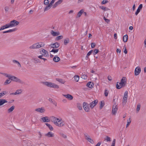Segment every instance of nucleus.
<instances>
[{
    "label": "nucleus",
    "mask_w": 146,
    "mask_h": 146,
    "mask_svg": "<svg viewBox=\"0 0 146 146\" xmlns=\"http://www.w3.org/2000/svg\"><path fill=\"white\" fill-rule=\"evenodd\" d=\"M101 143V142L100 141L96 144L95 146H100Z\"/></svg>",
    "instance_id": "59"
},
{
    "label": "nucleus",
    "mask_w": 146,
    "mask_h": 146,
    "mask_svg": "<svg viewBox=\"0 0 146 146\" xmlns=\"http://www.w3.org/2000/svg\"><path fill=\"white\" fill-rule=\"evenodd\" d=\"M10 77L11 80L21 83H22V82L20 79L15 76H10Z\"/></svg>",
    "instance_id": "6"
},
{
    "label": "nucleus",
    "mask_w": 146,
    "mask_h": 146,
    "mask_svg": "<svg viewBox=\"0 0 146 146\" xmlns=\"http://www.w3.org/2000/svg\"><path fill=\"white\" fill-rule=\"evenodd\" d=\"M35 110L41 113H44L45 111V109L44 107L37 108Z\"/></svg>",
    "instance_id": "9"
},
{
    "label": "nucleus",
    "mask_w": 146,
    "mask_h": 146,
    "mask_svg": "<svg viewBox=\"0 0 146 146\" xmlns=\"http://www.w3.org/2000/svg\"><path fill=\"white\" fill-rule=\"evenodd\" d=\"M98 102V101L97 100H95L90 103L89 104L90 108L92 109L97 104Z\"/></svg>",
    "instance_id": "11"
},
{
    "label": "nucleus",
    "mask_w": 146,
    "mask_h": 146,
    "mask_svg": "<svg viewBox=\"0 0 146 146\" xmlns=\"http://www.w3.org/2000/svg\"><path fill=\"white\" fill-rule=\"evenodd\" d=\"M17 30V29L16 28L13 29H10L7 31H4L3 32V33H11L13 32H14Z\"/></svg>",
    "instance_id": "22"
},
{
    "label": "nucleus",
    "mask_w": 146,
    "mask_h": 146,
    "mask_svg": "<svg viewBox=\"0 0 146 146\" xmlns=\"http://www.w3.org/2000/svg\"><path fill=\"white\" fill-rule=\"evenodd\" d=\"M127 97L128 96L124 95L123 98V103H125L126 102Z\"/></svg>",
    "instance_id": "34"
},
{
    "label": "nucleus",
    "mask_w": 146,
    "mask_h": 146,
    "mask_svg": "<svg viewBox=\"0 0 146 146\" xmlns=\"http://www.w3.org/2000/svg\"><path fill=\"white\" fill-rule=\"evenodd\" d=\"M45 135L48 137H52L54 136V134L51 131H49Z\"/></svg>",
    "instance_id": "17"
},
{
    "label": "nucleus",
    "mask_w": 146,
    "mask_h": 146,
    "mask_svg": "<svg viewBox=\"0 0 146 146\" xmlns=\"http://www.w3.org/2000/svg\"><path fill=\"white\" fill-rule=\"evenodd\" d=\"M124 95L128 96V92L127 91H125Z\"/></svg>",
    "instance_id": "64"
},
{
    "label": "nucleus",
    "mask_w": 146,
    "mask_h": 146,
    "mask_svg": "<svg viewBox=\"0 0 146 146\" xmlns=\"http://www.w3.org/2000/svg\"><path fill=\"white\" fill-rule=\"evenodd\" d=\"M45 45V44L44 42H40L33 44L29 47V48L30 49L39 48L43 47Z\"/></svg>",
    "instance_id": "3"
},
{
    "label": "nucleus",
    "mask_w": 146,
    "mask_h": 146,
    "mask_svg": "<svg viewBox=\"0 0 146 146\" xmlns=\"http://www.w3.org/2000/svg\"><path fill=\"white\" fill-rule=\"evenodd\" d=\"M8 10H9V7H5V11H8Z\"/></svg>",
    "instance_id": "63"
},
{
    "label": "nucleus",
    "mask_w": 146,
    "mask_h": 146,
    "mask_svg": "<svg viewBox=\"0 0 146 146\" xmlns=\"http://www.w3.org/2000/svg\"><path fill=\"white\" fill-rule=\"evenodd\" d=\"M15 107L14 106H13L11 108H9L7 110L8 113H10L12 112L15 109Z\"/></svg>",
    "instance_id": "29"
},
{
    "label": "nucleus",
    "mask_w": 146,
    "mask_h": 146,
    "mask_svg": "<svg viewBox=\"0 0 146 146\" xmlns=\"http://www.w3.org/2000/svg\"><path fill=\"white\" fill-rule=\"evenodd\" d=\"M99 52L98 49H95L93 50L92 53L94 55H95Z\"/></svg>",
    "instance_id": "41"
},
{
    "label": "nucleus",
    "mask_w": 146,
    "mask_h": 146,
    "mask_svg": "<svg viewBox=\"0 0 146 146\" xmlns=\"http://www.w3.org/2000/svg\"><path fill=\"white\" fill-rule=\"evenodd\" d=\"M60 135L62 137H63V138H66L67 137V136H66V135H65V134H63V133H60Z\"/></svg>",
    "instance_id": "52"
},
{
    "label": "nucleus",
    "mask_w": 146,
    "mask_h": 146,
    "mask_svg": "<svg viewBox=\"0 0 146 146\" xmlns=\"http://www.w3.org/2000/svg\"><path fill=\"white\" fill-rule=\"evenodd\" d=\"M59 44L58 42H55L50 45L51 47L54 48H58L59 46Z\"/></svg>",
    "instance_id": "19"
},
{
    "label": "nucleus",
    "mask_w": 146,
    "mask_h": 146,
    "mask_svg": "<svg viewBox=\"0 0 146 146\" xmlns=\"http://www.w3.org/2000/svg\"><path fill=\"white\" fill-rule=\"evenodd\" d=\"M9 23L10 27H13L17 26L19 24V23L15 20H13L11 21Z\"/></svg>",
    "instance_id": "5"
},
{
    "label": "nucleus",
    "mask_w": 146,
    "mask_h": 146,
    "mask_svg": "<svg viewBox=\"0 0 146 146\" xmlns=\"http://www.w3.org/2000/svg\"><path fill=\"white\" fill-rule=\"evenodd\" d=\"M70 42V40L69 38H66L64 39V43L65 45H66L68 44Z\"/></svg>",
    "instance_id": "35"
},
{
    "label": "nucleus",
    "mask_w": 146,
    "mask_h": 146,
    "mask_svg": "<svg viewBox=\"0 0 146 146\" xmlns=\"http://www.w3.org/2000/svg\"><path fill=\"white\" fill-rule=\"evenodd\" d=\"M51 34L53 36H56L59 35L60 33L58 31H54L51 30L50 31Z\"/></svg>",
    "instance_id": "16"
},
{
    "label": "nucleus",
    "mask_w": 146,
    "mask_h": 146,
    "mask_svg": "<svg viewBox=\"0 0 146 146\" xmlns=\"http://www.w3.org/2000/svg\"><path fill=\"white\" fill-rule=\"evenodd\" d=\"M52 4L53 3H51V2H50L47 6L48 7H49L50 8V7L52 6Z\"/></svg>",
    "instance_id": "62"
},
{
    "label": "nucleus",
    "mask_w": 146,
    "mask_h": 146,
    "mask_svg": "<svg viewBox=\"0 0 146 146\" xmlns=\"http://www.w3.org/2000/svg\"><path fill=\"white\" fill-rule=\"evenodd\" d=\"M51 119L55 125L59 127H62L65 125V124L61 118L52 116L51 117Z\"/></svg>",
    "instance_id": "1"
},
{
    "label": "nucleus",
    "mask_w": 146,
    "mask_h": 146,
    "mask_svg": "<svg viewBox=\"0 0 146 146\" xmlns=\"http://www.w3.org/2000/svg\"><path fill=\"white\" fill-rule=\"evenodd\" d=\"M5 29H6L4 25H3L1 27L0 29V31H2Z\"/></svg>",
    "instance_id": "56"
},
{
    "label": "nucleus",
    "mask_w": 146,
    "mask_h": 146,
    "mask_svg": "<svg viewBox=\"0 0 146 146\" xmlns=\"http://www.w3.org/2000/svg\"><path fill=\"white\" fill-rule=\"evenodd\" d=\"M12 62L13 63L17 64L18 66L20 67H21V66L20 63L18 61L15 60H12Z\"/></svg>",
    "instance_id": "27"
},
{
    "label": "nucleus",
    "mask_w": 146,
    "mask_h": 146,
    "mask_svg": "<svg viewBox=\"0 0 146 146\" xmlns=\"http://www.w3.org/2000/svg\"><path fill=\"white\" fill-rule=\"evenodd\" d=\"M84 10L83 9L81 10L78 13L77 15V17H80L82 13L84 12Z\"/></svg>",
    "instance_id": "30"
},
{
    "label": "nucleus",
    "mask_w": 146,
    "mask_h": 146,
    "mask_svg": "<svg viewBox=\"0 0 146 146\" xmlns=\"http://www.w3.org/2000/svg\"><path fill=\"white\" fill-rule=\"evenodd\" d=\"M82 78L84 79H87V76L85 74H83L82 76Z\"/></svg>",
    "instance_id": "47"
},
{
    "label": "nucleus",
    "mask_w": 146,
    "mask_h": 146,
    "mask_svg": "<svg viewBox=\"0 0 146 146\" xmlns=\"http://www.w3.org/2000/svg\"><path fill=\"white\" fill-rule=\"evenodd\" d=\"M128 35H125L123 37V41L124 42H126L127 41Z\"/></svg>",
    "instance_id": "33"
},
{
    "label": "nucleus",
    "mask_w": 146,
    "mask_h": 146,
    "mask_svg": "<svg viewBox=\"0 0 146 146\" xmlns=\"http://www.w3.org/2000/svg\"><path fill=\"white\" fill-rule=\"evenodd\" d=\"M141 71V68L139 67H137L135 70V75L137 76L140 73Z\"/></svg>",
    "instance_id": "10"
},
{
    "label": "nucleus",
    "mask_w": 146,
    "mask_h": 146,
    "mask_svg": "<svg viewBox=\"0 0 146 146\" xmlns=\"http://www.w3.org/2000/svg\"><path fill=\"white\" fill-rule=\"evenodd\" d=\"M4 82V84L6 85L9 84L11 82V78L10 76Z\"/></svg>",
    "instance_id": "25"
},
{
    "label": "nucleus",
    "mask_w": 146,
    "mask_h": 146,
    "mask_svg": "<svg viewBox=\"0 0 146 146\" xmlns=\"http://www.w3.org/2000/svg\"><path fill=\"white\" fill-rule=\"evenodd\" d=\"M105 140L107 142H110L111 141V138L108 136H106L105 139Z\"/></svg>",
    "instance_id": "45"
},
{
    "label": "nucleus",
    "mask_w": 146,
    "mask_h": 146,
    "mask_svg": "<svg viewBox=\"0 0 146 146\" xmlns=\"http://www.w3.org/2000/svg\"><path fill=\"white\" fill-rule=\"evenodd\" d=\"M93 51V50H91L87 54V56H90L92 54V53Z\"/></svg>",
    "instance_id": "48"
},
{
    "label": "nucleus",
    "mask_w": 146,
    "mask_h": 146,
    "mask_svg": "<svg viewBox=\"0 0 146 146\" xmlns=\"http://www.w3.org/2000/svg\"><path fill=\"white\" fill-rule=\"evenodd\" d=\"M83 108L84 110L86 112H88L89 111L90 108L88 106V104L85 102H84L83 104Z\"/></svg>",
    "instance_id": "7"
},
{
    "label": "nucleus",
    "mask_w": 146,
    "mask_h": 146,
    "mask_svg": "<svg viewBox=\"0 0 146 146\" xmlns=\"http://www.w3.org/2000/svg\"><path fill=\"white\" fill-rule=\"evenodd\" d=\"M104 95L106 96H107L108 95V92L107 90H105L104 92Z\"/></svg>",
    "instance_id": "55"
},
{
    "label": "nucleus",
    "mask_w": 146,
    "mask_h": 146,
    "mask_svg": "<svg viewBox=\"0 0 146 146\" xmlns=\"http://www.w3.org/2000/svg\"><path fill=\"white\" fill-rule=\"evenodd\" d=\"M127 83V79L125 77H123L120 82H117L116 84V88L117 89H120L125 86Z\"/></svg>",
    "instance_id": "2"
},
{
    "label": "nucleus",
    "mask_w": 146,
    "mask_h": 146,
    "mask_svg": "<svg viewBox=\"0 0 146 146\" xmlns=\"http://www.w3.org/2000/svg\"><path fill=\"white\" fill-rule=\"evenodd\" d=\"M44 3L45 5H48L49 3L48 0H44Z\"/></svg>",
    "instance_id": "53"
},
{
    "label": "nucleus",
    "mask_w": 146,
    "mask_h": 146,
    "mask_svg": "<svg viewBox=\"0 0 146 146\" xmlns=\"http://www.w3.org/2000/svg\"><path fill=\"white\" fill-rule=\"evenodd\" d=\"M44 84L47 86L48 87L54 88H59V86L55 84L54 83L47 82H43Z\"/></svg>",
    "instance_id": "4"
},
{
    "label": "nucleus",
    "mask_w": 146,
    "mask_h": 146,
    "mask_svg": "<svg viewBox=\"0 0 146 146\" xmlns=\"http://www.w3.org/2000/svg\"><path fill=\"white\" fill-rule=\"evenodd\" d=\"M50 9V8L48 7V6H46L45 8L44 9V11H45L47 10H48L49 9Z\"/></svg>",
    "instance_id": "57"
},
{
    "label": "nucleus",
    "mask_w": 146,
    "mask_h": 146,
    "mask_svg": "<svg viewBox=\"0 0 146 146\" xmlns=\"http://www.w3.org/2000/svg\"><path fill=\"white\" fill-rule=\"evenodd\" d=\"M131 123V121L130 120V118H129V119L127 120V123L126 127H128Z\"/></svg>",
    "instance_id": "42"
},
{
    "label": "nucleus",
    "mask_w": 146,
    "mask_h": 146,
    "mask_svg": "<svg viewBox=\"0 0 146 146\" xmlns=\"http://www.w3.org/2000/svg\"><path fill=\"white\" fill-rule=\"evenodd\" d=\"M85 138L91 144H93L94 143V142L93 139H91L90 136L88 135H85Z\"/></svg>",
    "instance_id": "13"
},
{
    "label": "nucleus",
    "mask_w": 146,
    "mask_h": 146,
    "mask_svg": "<svg viewBox=\"0 0 146 146\" xmlns=\"http://www.w3.org/2000/svg\"><path fill=\"white\" fill-rule=\"evenodd\" d=\"M63 0H59L57 2H56L54 4L53 7L54 8L56 7L58 5L60 4L62 2Z\"/></svg>",
    "instance_id": "21"
},
{
    "label": "nucleus",
    "mask_w": 146,
    "mask_h": 146,
    "mask_svg": "<svg viewBox=\"0 0 146 146\" xmlns=\"http://www.w3.org/2000/svg\"><path fill=\"white\" fill-rule=\"evenodd\" d=\"M41 119L43 122H48L50 121V120L48 118V117L47 116L41 118Z\"/></svg>",
    "instance_id": "20"
},
{
    "label": "nucleus",
    "mask_w": 146,
    "mask_h": 146,
    "mask_svg": "<svg viewBox=\"0 0 146 146\" xmlns=\"http://www.w3.org/2000/svg\"><path fill=\"white\" fill-rule=\"evenodd\" d=\"M124 48H125V50H124V52L125 54H126L127 52V50L126 49V47L125 46H124Z\"/></svg>",
    "instance_id": "58"
},
{
    "label": "nucleus",
    "mask_w": 146,
    "mask_h": 146,
    "mask_svg": "<svg viewBox=\"0 0 146 146\" xmlns=\"http://www.w3.org/2000/svg\"><path fill=\"white\" fill-rule=\"evenodd\" d=\"M40 53L45 57H48L49 54L48 52L45 50L43 49L40 51Z\"/></svg>",
    "instance_id": "8"
},
{
    "label": "nucleus",
    "mask_w": 146,
    "mask_h": 146,
    "mask_svg": "<svg viewBox=\"0 0 146 146\" xmlns=\"http://www.w3.org/2000/svg\"><path fill=\"white\" fill-rule=\"evenodd\" d=\"M0 74L7 78L10 77L11 76L9 74L4 72H0Z\"/></svg>",
    "instance_id": "38"
},
{
    "label": "nucleus",
    "mask_w": 146,
    "mask_h": 146,
    "mask_svg": "<svg viewBox=\"0 0 146 146\" xmlns=\"http://www.w3.org/2000/svg\"><path fill=\"white\" fill-rule=\"evenodd\" d=\"M6 91H4L0 93V98H1L4 95H5L7 94Z\"/></svg>",
    "instance_id": "40"
},
{
    "label": "nucleus",
    "mask_w": 146,
    "mask_h": 146,
    "mask_svg": "<svg viewBox=\"0 0 146 146\" xmlns=\"http://www.w3.org/2000/svg\"><path fill=\"white\" fill-rule=\"evenodd\" d=\"M99 8L105 11H108L109 9L106 7L102 6H100L99 7Z\"/></svg>",
    "instance_id": "28"
},
{
    "label": "nucleus",
    "mask_w": 146,
    "mask_h": 146,
    "mask_svg": "<svg viewBox=\"0 0 146 146\" xmlns=\"http://www.w3.org/2000/svg\"><path fill=\"white\" fill-rule=\"evenodd\" d=\"M96 46V44L94 43H92L91 44V47L92 48H94Z\"/></svg>",
    "instance_id": "51"
},
{
    "label": "nucleus",
    "mask_w": 146,
    "mask_h": 146,
    "mask_svg": "<svg viewBox=\"0 0 146 146\" xmlns=\"http://www.w3.org/2000/svg\"><path fill=\"white\" fill-rule=\"evenodd\" d=\"M76 106L79 110H80L82 109V105L80 103L77 104Z\"/></svg>",
    "instance_id": "37"
},
{
    "label": "nucleus",
    "mask_w": 146,
    "mask_h": 146,
    "mask_svg": "<svg viewBox=\"0 0 146 146\" xmlns=\"http://www.w3.org/2000/svg\"><path fill=\"white\" fill-rule=\"evenodd\" d=\"M104 19L106 22L108 23L110 21V20L109 19H106L105 17H104Z\"/></svg>",
    "instance_id": "61"
},
{
    "label": "nucleus",
    "mask_w": 146,
    "mask_h": 146,
    "mask_svg": "<svg viewBox=\"0 0 146 146\" xmlns=\"http://www.w3.org/2000/svg\"><path fill=\"white\" fill-rule=\"evenodd\" d=\"M108 2V1L107 0H103L101 3L102 4H105Z\"/></svg>",
    "instance_id": "54"
},
{
    "label": "nucleus",
    "mask_w": 146,
    "mask_h": 146,
    "mask_svg": "<svg viewBox=\"0 0 146 146\" xmlns=\"http://www.w3.org/2000/svg\"><path fill=\"white\" fill-rule=\"evenodd\" d=\"M117 110V108L116 105H115L113 106L111 113L113 115H115Z\"/></svg>",
    "instance_id": "12"
},
{
    "label": "nucleus",
    "mask_w": 146,
    "mask_h": 146,
    "mask_svg": "<svg viewBox=\"0 0 146 146\" xmlns=\"http://www.w3.org/2000/svg\"><path fill=\"white\" fill-rule=\"evenodd\" d=\"M7 101L5 99H0V106H1L5 103H7Z\"/></svg>",
    "instance_id": "23"
},
{
    "label": "nucleus",
    "mask_w": 146,
    "mask_h": 146,
    "mask_svg": "<svg viewBox=\"0 0 146 146\" xmlns=\"http://www.w3.org/2000/svg\"><path fill=\"white\" fill-rule=\"evenodd\" d=\"M45 125L48 127L50 131H53V128L50 124L47 123H46Z\"/></svg>",
    "instance_id": "31"
},
{
    "label": "nucleus",
    "mask_w": 146,
    "mask_h": 146,
    "mask_svg": "<svg viewBox=\"0 0 146 146\" xmlns=\"http://www.w3.org/2000/svg\"><path fill=\"white\" fill-rule=\"evenodd\" d=\"M143 7V5L142 4H140L139 6L138 9H137L136 12L135 13V15H137L139 12H140V10Z\"/></svg>",
    "instance_id": "14"
},
{
    "label": "nucleus",
    "mask_w": 146,
    "mask_h": 146,
    "mask_svg": "<svg viewBox=\"0 0 146 146\" xmlns=\"http://www.w3.org/2000/svg\"><path fill=\"white\" fill-rule=\"evenodd\" d=\"M56 80L57 81H58L59 82L62 84H64L65 82V80H63L62 79L58 78H56Z\"/></svg>",
    "instance_id": "32"
},
{
    "label": "nucleus",
    "mask_w": 146,
    "mask_h": 146,
    "mask_svg": "<svg viewBox=\"0 0 146 146\" xmlns=\"http://www.w3.org/2000/svg\"><path fill=\"white\" fill-rule=\"evenodd\" d=\"M22 92V90L21 89H19L17 90L16 92L15 93H11L10 94V95H17L21 94Z\"/></svg>",
    "instance_id": "15"
},
{
    "label": "nucleus",
    "mask_w": 146,
    "mask_h": 146,
    "mask_svg": "<svg viewBox=\"0 0 146 146\" xmlns=\"http://www.w3.org/2000/svg\"><path fill=\"white\" fill-rule=\"evenodd\" d=\"M141 107V105L140 104H138L137 108V112L138 113Z\"/></svg>",
    "instance_id": "44"
},
{
    "label": "nucleus",
    "mask_w": 146,
    "mask_h": 146,
    "mask_svg": "<svg viewBox=\"0 0 146 146\" xmlns=\"http://www.w3.org/2000/svg\"><path fill=\"white\" fill-rule=\"evenodd\" d=\"M105 105L104 102V101H102L101 102L100 104V108L101 109Z\"/></svg>",
    "instance_id": "36"
},
{
    "label": "nucleus",
    "mask_w": 146,
    "mask_h": 146,
    "mask_svg": "<svg viewBox=\"0 0 146 146\" xmlns=\"http://www.w3.org/2000/svg\"><path fill=\"white\" fill-rule=\"evenodd\" d=\"M59 49H54L53 48L51 50V52H53L54 53H57Z\"/></svg>",
    "instance_id": "46"
},
{
    "label": "nucleus",
    "mask_w": 146,
    "mask_h": 146,
    "mask_svg": "<svg viewBox=\"0 0 146 146\" xmlns=\"http://www.w3.org/2000/svg\"><path fill=\"white\" fill-rule=\"evenodd\" d=\"M115 139H114L112 141L111 145V146H115Z\"/></svg>",
    "instance_id": "49"
},
{
    "label": "nucleus",
    "mask_w": 146,
    "mask_h": 146,
    "mask_svg": "<svg viewBox=\"0 0 146 146\" xmlns=\"http://www.w3.org/2000/svg\"><path fill=\"white\" fill-rule=\"evenodd\" d=\"M63 96L70 100H72L73 98V96L69 94H63Z\"/></svg>",
    "instance_id": "18"
},
{
    "label": "nucleus",
    "mask_w": 146,
    "mask_h": 146,
    "mask_svg": "<svg viewBox=\"0 0 146 146\" xmlns=\"http://www.w3.org/2000/svg\"><path fill=\"white\" fill-rule=\"evenodd\" d=\"M6 29H7L10 27V26L9 25V23H7L5 25H4Z\"/></svg>",
    "instance_id": "50"
},
{
    "label": "nucleus",
    "mask_w": 146,
    "mask_h": 146,
    "mask_svg": "<svg viewBox=\"0 0 146 146\" xmlns=\"http://www.w3.org/2000/svg\"><path fill=\"white\" fill-rule=\"evenodd\" d=\"M75 81L76 82H78L79 79V76L78 75H76L74 77Z\"/></svg>",
    "instance_id": "39"
},
{
    "label": "nucleus",
    "mask_w": 146,
    "mask_h": 146,
    "mask_svg": "<svg viewBox=\"0 0 146 146\" xmlns=\"http://www.w3.org/2000/svg\"><path fill=\"white\" fill-rule=\"evenodd\" d=\"M94 85V83L92 82H90L87 83L86 86L89 88H92L93 87Z\"/></svg>",
    "instance_id": "24"
},
{
    "label": "nucleus",
    "mask_w": 146,
    "mask_h": 146,
    "mask_svg": "<svg viewBox=\"0 0 146 146\" xmlns=\"http://www.w3.org/2000/svg\"><path fill=\"white\" fill-rule=\"evenodd\" d=\"M63 38V36L62 35H60L57 36L56 38V40H58Z\"/></svg>",
    "instance_id": "43"
},
{
    "label": "nucleus",
    "mask_w": 146,
    "mask_h": 146,
    "mask_svg": "<svg viewBox=\"0 0 146 146\" xmlns=\"http://www.w3.org/2000/svg\"><path fill=\"white\" fill-rule=\"evenodd\" d=\"M60 59V58L59 57H58L56 56H55L53 58V60L55 62H57L59 61Z\"/></svg>",
    "instance_id": "26"
},
{
    "label": "nucleus",
    "mask_w": 146,
    "mask_h": 146,
    "mask_svg": "<svg viewBox=\"0 0 146 146\" xmlns=\"http://www.w3.org/2000/svg\"><path fill=\"white\" fill-rule=\"evenodd\" d=\"M108 79L109 81H111L112 80V78L111 77L109 76L108 77Z\"/></svg>",
    "instance_id": "60"
}]
</instances>
